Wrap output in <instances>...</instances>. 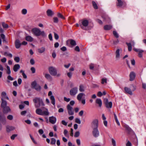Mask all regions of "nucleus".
I'll return each mask as SVG.
<instances>
[{
  "instance_id": "1",
  "label": "nucleus",
  "mask_w": 146,
  "mask_h": 146,
  "mask_svg": "<svg viewBox=\"0 0 146 146\" xmlns=\"http://www.w3.org/2000/svg\"><path fill=\"white\" fill-rule=\"evenodd\" d=\"M32 32L36 36H41L43 37H45L46 36V33L44 31H41L39 29L34 28L32 29Z\"/></svg>"
},
{
  "instance_id": "2",
  "label": "nucleus",
  "mask_w": 146,
  "mask_h": 146,
  "mask_svg": "<svg viewBox=\"0 0 146 146\" xmlns=\"http://www.w3.org/2000/svg\"><path fill=\"white\" fill-rule=\"evenodd\" d=\"M48 71L50 73L52 76H56L57 77L60 76L61 74L60 73L57 74V70L56 68L53 66H51L48 68Z\"/></svg>"
},
{
  "instance_id": "3",
  "label": "nucleus",
  "mask_w": 146,
  "mask_h": 146,
  "mask_svg": "<svg viewBox=\"0 0 146 146\" xmlns=\"http://www.w3.org/2000/svg\"><path fill=\"white\" fill-rule=\"evenodd\" d=\"M89 24L88 21L85 19L82 20L81 23H80V26L83 29L86 30V27L88 26Z\"/></svg>"
},
{
  "instance_id": "4",
  "label": "nucleus",
  "mask_w": 146,
  "mask_h": 146,
  "mask_svg": "<svg viewBox=\"0 0 146 146\" xmlns=\"http://www.w3.org/2000/svg\"><path fill=\"white\" fill-rule=\"evenodd\" d=\"M33 101L35 103L38 102L39 106H44V105L42 100L40 98H35L33 99Z\"/></svg>"
},
{
  "instance_id": "5",
  "label": "nucleus",
  "mask_w": 146,
  "mask_h": 146,
  "mask_svg": "<svg viewBox=\"0 0 146 146\" xmlns=\"http://www.w3.org/2000/svg\"><path fill=\"white\" fill-rule=\"evenodd\" d=\"M0 121L3 125H5L6 123V117L4 114L1 113H0Z\"/></svg>"
},
{
  "instance_id": "6",
  "label": "nucleus",
  "mask_w": 146,
  "mask_h": 146,
  "mask_svg": "<svg viewBox=\"0 0 146 146\" xmlns=\"http://www.w3.org/2000/svg\"><path fill=\"white\" fill-rule=\"evenodd\" d=\"M98 121L97 119L94 120L92 123V127L93 129H97L98 126Z\"/></svg>"
},
{
  "instance_id": "7",
  "label": "nucleus",
  "mask_w": 146,
  "mask_h": 146,
  "mask_svg": "<svg viewBox=\"0 0 146 146\" xmlns=\"http://www.w3.org/2000/svg\"><path fill=\"white\" fill-rule=\"evenodd\" d=\"M78 91V89L77 87L72 88L70 91V95L71 96H74L77 93Z\"/></svg>"
},
{
  "instance_id": "8",
  "label": "nucleus",
  "mask_w": 146,
  "mask_h": 146,
  "mask_svg": "<svg viewBox=\"0 0 146 146\" xmlns=\"http://www.w3.org/2000/svg\"><path fill=\"white\" fill-rule=\"evenodd\" d=\"M68 113L69 115H72L74 114V110L73 108L71 106L68 104L67 106Z\"/></svg>"
},
{
  "instance_id": "9",
  "label": "nucleus",
  "mask_w": 146,
  "mask_h": 146,
  "mask_svg": "<svg viewBox=\"0 0 146 146\" xmlns=\"http://www.w3.org/2000/svg\"><path fill=\"white\" fill-rule=\"evenodd\" d=\"M52 93L51 91H50L48 93V96H50V99L51 101V103L54 106H55V99L54 96L52 95H52Z\"/></svg>"
},
{
  "instance_id": "10",
  "label": "nucleus",
  "mask_w": 146,
  "mask_h": 146,
  "mask_svg": "<svg viewBox=\"0 0 146 146\" xmlns=\"http://www.w3.org/2000/svg\"><path fill=\"white\" fill-rule=\"evenodd\" d=\"M117 2L116 3L117 6L121 7L123 6L124 7L126 6V3L124 1H122L121 0H117Z\"/></svg>"
},
{
  "instance_id": "11",
  "label": "nucleus",
  "mask_w": 146,
  "mask_h": 146,
  "mask_svg": "<svg viewBox=\"0 0 146 146\" xmlns=\"http://www.w3.org/2000/svg\"><path fill=\"white\" fill-rule=\"evenodd\" d=\"M92 134L95 137H97L99 135V132L98 128L93 129Z\"/></svg>"
},
{
  "instance_id": "12",
  "label": "nucleus",
  "mask_w": 146,
  "mask_h": 146,
  "mask_svg": "<svg viewBox=\"0 0 146 146\" xmlns=\"http://www.w3.org/2000/svg\"><path fill=\"white\" fill-rule=\"evenodd\" d=\"M135 74L133 72H131L129 74V80L131 81H132L134 80L135 77Z\"/></svg>"
},
{
  "instance_id": "13",
  "label": "nucleus",
  "mask_w": 146,
  "mask_h": 146,
  "mask_svg": "<svg viewBox=\"0 0 146 146\" xmlns=\"http://www.w3.org/2000/svg\"><path fill=\"white\" fill-rule=\"evenodd\" d=\"M56 118L54 116L50 117H49V122L52 124H54L56 122Z\"/></svg>"
},
{
  "instance_id": "14",
  "label": "nucleus",
  "mask_w": 146,
  "mask_h": 146,
  "mask_svg": "<svg viewBox=\"0 0 146 146\" xmlns=\"http://www.w3.org/2000/svg\"><path fill=\"white\" fill-rule=\"evenodd\" d=\"M15 129V127L12 126L7 125L6 127V131L8 132H9L11 131L14 130Z\"/></svg>"
},
{
  "instance_id": "15",
  "label": "nucleus",
  "mask_w": 146,
  "mask_h": 146,
  "mask_svg": "<svg viewBox=\"0 0 146 146\" xmlns=\"http://www.w3.org/2000/svg\"><path fill=\"white\" fill-rule=\"evenodd\" d=\"M21 45V44L19 40H16L15 42V46L16 48L17 49L19 48Z\"/></svg>"
},
{
  "instance_id": "16",
  "label": "nucleus",
  "mask_w": 146,
  "mask_h": 146,
  "mask_svg": "<svg viewBox=\"0 0 146 146\" xmlns=\"http://www.w3.org/2000/svg\"><path fill=\"white\" fill-rule=\"evenodd\" d=\"M3 112L4 113H7L10 111L11 109L8 106H6L3 108Z\"/></svg>"
},
{
  "instance_id": "17",
  "label": "nucleus",
  "mask_w": 146,
  "mask_h": 146,
  "mask_svg": "<svg viewBox=\"0 0 146 146\" xmlns=\"http://www.w3.org/2000/svg\"><path fill=\"white\" fill-rule=\"evenodd\" d=\"M1 106L2 108H4L6 106L7 102L6 101L4 100L3 98H2L1 99Z\"/></svg>"
},
{
  "instance_id": "18",
  "label": "nucleus",
  "mask_w": 146,
  "mask_h": 146,
  "mask_svg": "<svg viewBox=\"0 0 146 146\" xmlns=\"http://www.w3.org/2000/svg\"><path fill=\"white\" fill-rule=\"evenodd\" d=\"M20 68V65L19 64H16L13 66V70L14 72H16Z\"/></svg>"
},
{
  "instance_id": "19",
  "label": "nucleus",
  "mask_w": 146,
  "mask_h": 146,
  "mask_svg": "<svg viewBox=\"0 0 146 146\" xmlns=\"http://www.w3.org/2000/svg\"><path fill=\"white\" fill-rule=\"evenodd\" d=\"M124 90L127 93L131 95H132V92L130 88L125 87L124 88Z\"/></svg>"
},
{
  "instance_id": "20",
  "label": "nucleus",
  "mask_w": 146,
  "mask_h": 146,
  "mask_svg": "<svg viewBox=\"0 0 146 146\" xmlns=\"http://www.w3.org/2000/svg\"><path fill=\"white\" fill-rule=\"evenodd\" d=\"M84 96H85V94L83 93H80L77 96V100L79 101H80Z\"/></svg>"
},
{
  "instance_id": "21",
  "label": "nucleus",
  "mask_w": 146,
  "mask_h": 146,
  "mask_svg": "<svg viewBox=\"0 0 146 146\" xmlns=\"http://www.w3.org/2000/svg\"><path fill=\"white\" fill-rule=\"evenodd\" d=\"M45 77L49 81H51L52 80V78L50 74H46L45 75Z\"/></svg>"
},
{
  "instance_id": "22",
  "label": "nucleus",
  "mask_w": 146,
  "mask_h": 146,
  "mask_svg": "<svg viewBox=\"0 0 146 146\" xmlns=\"http://www.w3.org/2000/svg\"><path fill=\"white\" fill-rule=\"evenodd\" d=\"M112 27V26L111 25H106L104 27V29L105 30H108L111 29Z\"/></svg>"
},
{
  "instance_id": "23",
  "label": "nucleus",
  "mask_w": 146,
  "mask_h": 146,
  "mask_svg": "<svg viewBox=\"0 0 146 146\" xmlns=\"http://www.w3.org/2000/svg\"><path fill=\"white\" fill-rule=\"evenodd\" d=\"M96 102L99 105V107H101L102 106V103L100 99H97L96 101Z\"/></svg>"
},
{
  "instance_id": "24",
  "label": "nucleus",
  "mask_w": 146,
  "mask_h": 146,
  "mask_svg": "<svg viewBox=\"0 0 146 146\" xmlns=\"http://www.w3.org/2000/svg\"><path fill=\"white\" fill-rule=\"evenodd\" d=\"M37 50L39 53H42L45 51V48L44 47H42L38 49Z\"/></svg>"
},
{
  "instance_id": "25",
  "label": "nucleus",
  "mask_w": 146,
  "mask_h": 146,
  "mask_svg": "<svg viewBox=\"0 0 146 146\" xmlns=\"http://www.w3.org/2000/svg\"><path fill=\"white\" fill-rule=\"evenodd\" d=\"M46 13L47 15L48 16H51L54 14L52 11L50 9H48L46 11Z\"/></svg>"
},
{
  "instance_id": "26",
  "label": "nucleus",
  "mask_w": 146,
  "mask_h": 146,
  "mask_svg": "<svg viewBox=\"0 0 146 146\" xmlns=\"http://www.w3.org/2000/svg\"><path fill=\"white\" fill-rule=\"evenodd\" d=\"M25 39L26 40L29 42H32L33 40V38L30 36H26Z\"/></svg>"
},
{
  "instance_id": "27",
  "label": "nucleus",
  "mask_w": 146,
  "mask_h": 146,
  "mask_svg": "<svg viewBox=\"0 0 146 146\" xmlns=\"http://www.w3.org/2000/svg\"><path fill=\"white\" fill-rule=\"evenodd\" d=\"M107 108H111L112 107V104L111 102H108L105 104Z\"/></svg>"
},
{
  "instance_id": "28",
  "label": "nucleus",
  "mask_w": 146,
  "mask_h": 146,
  "mask_svg": "<svg viewBox=\"0 0 146 146\" xmlns=\"http://www.w3.org/2000/svg\"><path fill=\"white\" fill-rule=\"evenodd\" d=\"M79 90L80 92H83L84 91V87L83 85L81 84L79 86Z\"/></svg>"
},
{
  "instance_id": "29",
  "label": "nucleus",
  "mask_w": 146,
  "mask_h": 146,
  "mask_svg": "<svg viewBox=\"0 0 146 146\" xmlns=\"http://www.w3.org/2000/svg\"><path fill=\"white\" fill-rule=\"evenodd\" d=\"M36 113L39 115H42V110L40 109H37L36 111Z\"/></svg>"
},
{
  "instance_id": "30",
  "label": "nucleus",
  "mask_w": 146,
  "mask_h": 146,
  "mask_svg": "<svg viewBox=\"0 0 146 146\" xmlns=\"http://www.w3.org/2000/svg\"><path fill=\"white\" fill-rule=\"evenodd\" d=\"M70 43L71 45L73 46H74L76 45L75 41L73 39H70L69 40Z\"/></svg>"
},
{
  "instance_id": "31",
  "label": "nucleus",
  "mask_w": 146,
  "mask_h": 146,
  "mask_svg": "<svg viewBox=\"0 0 146 146\" xmlns=\"http://www.w3.org/2000/svg\"><path fill=\"white\" fill-rule=\"evenodd\" d=\"M92 6L95 9H97L98 8L96 2L94 1L92 2Z\"/></svg>"
},
{
  "instance_id": "32",
  "label": "nucleus",
  "mask_w": 146,
  "mask_h": 146,
  "mask_svg": "<svg viewBox=\"0 0 146 146\" xmlns=\"http://www.w3.org/2000/svg\"><path fill=\"white\" fill-rule=\"evenodd\" d=\"M119 51L120 50L119 49H117L116 51V58L117 59H119V58L120 54H119Z\"/></svg>"
},
{
  "instance_id": "33",
  "label": "nucleus",
  "mask_w": 146,
  "mask_h": 146,
  "mask_svg": "<svg viewBox=\"0 0 146 146\" xmlns=\"http://www.w3.org/2000/svg\"><path fill=\"white\" fill-rule=\"evenodd\" d=\"M7 78L8 80H7V82L8 83H10V81H13L14 80V78L12 77L10 75H8L7 77Z\"/></svg>"
},
{
  "instance_id": "34",
  "label": "nucleus",
  "mask_w": 146,
  "mask_h": 146,
  "mask_svg": "<svg viewBox=\"0 0 146 146\" xmlns=\"http://www.w3.org/2000/svg\"><path fill=\"white\" fill-rule=\"evenodd\" d=\"M126 44H127L128 47V50L129 51H131L132 50V46L131 43H128L126 42Z\"/></svg>"
},
{
  "instance_id": "35",
  "label": "nucleus",
  "mask_w": 146,
  "mask_h": 146,
  "mask_svg": "<svg viewBox=\"0 0 146 146\" xmlns=\"http://www.w3.org/2000/svg\"><path fill=\"white\" fill-rule=\"evenodd\" d=\"M33 88H34L36 91H40L41 88L39 85L37 84Z\"/></svg>"
},
{
  "instance_id": "36",
  "label": "nucleus",
  "mask_w": 146,
  "mask_h": 146,
  "mask_svg": "<svg viewBox=\"0 0 146 146\" xmlns=\"http://www.w3.org/2000/svg\"><path fill=\"white\" fill-rule=\"evenodd\" d=\"M49 113L48 112V110L47 109H46V111H42V115H49Z\"/></svg>"
},
{
  "instance_id": "37",
  "label": "nucleus",
  "mask_w": 146,
  "mask_h": 146,
  "mask_svg": "<svg viewBox=\"0 0 146 146\" xmlns=\"http://www.w3.org/2000/svg\"><path fill=\"white\" fill-rule=\"evenodd\" d=\"M20 73H21L22 74V76L25 79L27 78V76L26 75V74L24 72L23 70H20Z\"/></svg>"
},
{
  "instance_id": "38",
  "label": "nucleus",
  "mask_w": 146,
  "mask_h": 146,
  "mask_svg": "<svg viewBox=\"0 0 146 146\" xmlns=\"http://www.w3.org/2000/svg\"><path fill=\"white\" fill-rule=\"evenodd\" d=\"M124 127L125 129L127 130L129 132H131V129L127 125H125Z\"/></svg>"
},
{
  "instance_id": "39",
  "label": "nucleus",
  "mask_w": 146,
  "mask_h": 146,
  "mask_svg": "<svg viewBox=\"0 0 146 146\" xmlns=\"http://www.w3.org/2000/svg\"><path fill=\"white\" fill-rule=\"evenodd\" d=\"M7 71L6 73L8 74H10L11 73V71L9 67L7 66Z\"/></svg>"
},
{
  "instance_id": "40",
  "label": "nucleus",
  "mask_w": 146,
  "mask_h": 146,
  "mask_svg": "<svg viewBox=\"0 0 146 146\" xmlns=\"http://www.w3.org/2000/svg\"><path fill=\"white\" fill-rule=\"evenodd\" d=\"M37 85V83L36 81L33 82L31 84V87L32 88H34L35 86Z\"/></svg>"
},
{
  "instance_id": "41",
  "label": "nucleus",
  "mask_w": 146,
  "mask_h": 146,
  "mask_svg": "<svg viewBox=\"0 0 146 146\" xmlns=\"http://www.w3.org/2000/svg\"><path fill=\"white\" fill-rule=\"evenodd\" d=\"M113 34L116 38H118L119 37V35L117 32L115 31H113Z\"/></svg>"
},
{
  "instance_id": "42",
  "label": "nucleus",
  "mask_w": 146,
  "mask_h": 146,
  "mask_svg": "<svg viewBox=\"0 0 146 146\" xmlns=\"http://www.w3.org/2000/svg\"><path fill=\"white\" fill-rule=\"evenodd\" d=\"M56 142V139L54 138H52L50 144L51 145H55Z\"/></svg>"
},
{
  "instance_id": "43",
  "label": "nucleus",
  "mask_w": 146,
  "mask_h": 146,
  "mask_svg": "<svg viewBox=\"0 0 146 146\" xmlns=\"http://www.w3.org/2000/svg\"><path fill=\"white\" fill-rule=\"evenodd\" d=\"M57 16L59 18H61L62 19H64V17L62 15L61 13H58L57 14Z\"/></svg>"
},
{
  "instance_id": "44",
  "label": "nucleus",
  "mask_w": 146,
  "mask_h": 146,
  "mask_svg": "<svg viewBox=\"0 0 146 146\" xmlns=\"http://www.w3.org/2000/svg\"><path fill=\"white\" fill-rule=\"evenodd\" d=\"M107 79L106 78H103L102 79L101 83L102 84H104V83H107Z\"/></svg>"
},
{
  "instance_id": "45",
  "label": "nucleus",
  "mask_w": 146,
  "mask_h": 146,
  "mask_svg": "<svg viewBox=\"0 0 146 146\" xmlns=\"http://www.w3.org/2000/svg\"><path fill=\"white\" fill-rule=\"evenodd\" d=\"M144 52V51L142 50H140L138 53V56L140 58H141L142 57V53Z\"/></svg>"
},
{
  "instance_id": "46",
  "label": "nucleus",
  "mask_w": 146,
  "mask_h": 146,
  "mask_svg": "<svg viewBox=\"0 0 146 146\" xmlns=\"http://www.w3.org/2000/svg\"><path fill=\"white\" fill-rule=\"evenodd\" d=\"M7 118L8 119L11 120L13 119V116L12 115H9L7 117Z\"/></svg>"
},
{
  "instance_id": "47",
  "label": "nucleus",
  "mask_w": 146,
  "mask_h": 146,
  "mask_svg": "<svg viewBox=\"0 0 146 146\" xmlns=\"http://www.w3.org/2000/svg\"><path fill=\"white\" fill-rule=\"evenodd\" d=\"M111 143L113 146H116L115 141L113 138L111 139Z\"/></svg>"
},
{
  "instance_id": "48",
  "label": "nucleus",
  "mask_w": 146,
  "mask_h": 146,
  "mask_svg": "<svg viewBox=\"0 0 146 146\" xmlns=\"http://www.w3.org/2000/svg\"><path fill=\"white\" fill-rule=\"evenodd\" d=\"M2 26L4 28H7L8 27V25L4 23H2Z\"/></svg>"
},
{
  "instance_id": "49",
  "label": "nucleus",
  "mask_w": 146,
  "mask_h": 146,
  "mask_svg": "<svg viewBox=\"0 0 146 146\" xmlns=\"http://www.w3.org/2000/svg\"><path fill=\"white\" fill-rule=\"evenodd\" d=\"M14 60L17 62H18L20 61V58L19 57H16L14 58Z\"/></svg>"
},
{
  "instance_id": "50",
  "label": "nucleus",
  "mask_w": 146,
  "mask_h": 146,
  "mask_svg": "<svg viewBox=\"0 0 146 146\" xmlns=\"http://www.w3.org/2000/svg\"><path fill=\"white\" fill-rule=\"evenodd\" d=\"M80 135V132L78 131H76L75 132L74 136L75 137H78Z\"/></svg>"
},
{
  "instance_id": "51",
  "label": "nucleus",
  "mask_w": 146,
  "mask_h": 146,
  "mask_svg": "<svg viewBox=\"0 0 146 146\" xmlns=\"http://www.w3.org/2000/svg\"><path fill=\"white\" fill-rule=\"evenodd\" d=\"M27 11L26 9H23L22 11V13L23 15H25L27 14Z\"/></svg>"
},
{
  "instance_id": "52",
  "label": "nucleus",
  "mask_w": 146,
  "mask_h": 146,
  "mask_svg": "<svg viewBox=\"0 0 146 146\" xmlns=\"http://www.w3.org/2000/svg\"><path fill=\"white\" fill-rule=\"evenodd\" d=\"M75 122L79 124H80L81 123V121L80 119L78 118H76L75 119Z\"/></svg>"
},
{
  "instance_id": "53",
  "label": "nucleus",
  "mask_w": 146,
  "mask_h": 146,
  "mask_svg": "<svg viewBox=\"0 0 146 146\" xmlns=\"http://www.w3.org/2000/svg\"><path fill=\"white\" fill-rule=\"evenodd\" d=\"M54 37L56 40H58L59 38V36L55 32H54Z\"/></svg>"
},
{
  "instance_id": "54",
  "label": "nucleus",
  "mask_w": 146,
  "mask_h": 146,
  "mask_svg": "<svg viewBox=\"0 0 146 146\" xmlns=\"http://www.w3.org/2000/svg\"><path fill=\"white\" fill-rule=\"evenodd\" d=\"M17 134H14L11 137V138L12 140H14L15 138L17 137Z\"/></svg>"
},
{
  "instance_id": "55",
  "label": "nucleus",
  "mask_w": 146,
  "mask_h": 146,
  "mask_svg": "<svg viewBox=\"0 0 146 146\" xmlns=\"http://www.w3.org/2000/svg\"><path fill=\"white\" fill-rule=\"evenodd\" d=\"M30 137L31 140L33 141V142L35 144H37V142L35 141V140H34V138L32 137V135L31 134L30 135Z\"/></svg>"
},
{
  "instance_id": "56",
  "label": "nucleus",
  "mask_w": 146,
  "mask_h": 146,
  "mask_svg": "<svg viewBox=\"0 0 146 146\" xmlns=\"http://www.w3.org/2000/svg\"><path fill=\"white\" fill-rule=\"evenodd\" d=\"M54 22L55 23H57L58 22V19L57 17L53 18Z\"/></svg>"
},
{
  "instance_id": "57",
  "label": "nucleus",
  "mask_w": 146,
  "mask_h": 146,
  "mask_svg": "<svg viewBox=\"0 0 146 146\" xmlns=\"http://www.w3.org/2000/svg\"><path fill=\"white\" fill-rule=\"evenodd\" d=\"M60 49L63 51H65L67 50L65 46H63Z\"/></svg>"
},
{
  "instance_id": "58",
  "label": "nucleus",
  "mask_w": 146,
  "mask_h": 146,
  "mask_svg": "<svg viewBox=\"0 0 146 146\" xmlns=\"http://www.w3.org/2000/svg\"><path fill=\"white\" fill-rule=\"evenodd\" d=\"M64 100L65 101H66V102H69L70 100V99L69 98H67L66 97H64Z\"/></svg>"
},
{
  "instance_id": "59",
  "label": "nucleus",
  "mask_w": 146,
  "mask_h": 146,
  "mask_svg": "<svg viewBox=\"0 0 146 146\" xmlns=\"http://www.w3.org/2000/svg\"><path fill=\"white\" fill-rule=\"evenodd\" d=\"M30 63L32 65H33L35 64V62L33 59H31L30 60Z\"/></svg>"
},
{
  "instance_id": "60",
  "label": "nucleus",
  "mask_w": 146,
  "mask_h": 146,
  "mask_svg": "<svg viewBox=\"0 0 146 146\" xmlns=\"http://www.w3.org/2000/svg\"><path fill=\"white\" fill-rule=\"evenodd\" d=\"M102 95L103 94L101 92L99 91L98 92L97 94V96H98L101 97Z\"/></svg>"
},
{
  "instance_id": "61",
  "label": "nucleus",
  "mask_w": 146,
  "mask_h": 146,
  "mask_svg": "<svg viewBox=\"0 0 146 146\" xmlns=\"http://www.w3.org/2000/svg\"><path fill=\"white\" fill-rule=\"evenodd\" d=\"M77 52H79L80 51V49L78 46H76L74 49Z\"/></svg>"
},
{
  "instance_id": "62",
  "label": "nucleus",
  "mask_w": 146,
  "mask_h": 146,
  "mask_svg": "<svg viewBox=\"0 0 146 146\" xmlns=\"http://www.w3.org/2000/svg\"><path fill=\"white\" fill-rule=\"evenodd\" d=\"M72 73L71 72H68L67 73V76L69 78H71L72 76Z\"/></svg>"
},
{
  "instance_id": "63",
  "label": "nucleus",
  "mask_w": 146,
  "mask_h": 146,
  "mask_svg": "<svg viewBox=\"0 0 146 146\" xmlns=\"http://www.w3.org/2000/svg\"><path fill=\"white\" fill-rule=\"evenodd\" d=\"M31 71L32 73H34L35 72V69L34 67H31Z\"/></svg>"
},
{
  "instance_id": "64",
  "label": "nucleus",
  "mask_w": 146,
  "mask_h": 146,
  "mask_svg": "<svg viewBox=\"0 0 146 146\" xmlns=\"http://www.w3.org/2000/svg\"><path fill=\"white\" fill-rule=\"evenodd\" d=\"M126 146H132V145L131 143L129 141L127 142L126 144Z\"/></svg>"
}]
</instances>
